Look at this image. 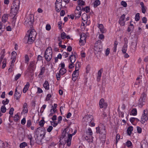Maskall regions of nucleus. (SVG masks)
I'll return each instance as SVG.
<instances>
[{"mask_svg":"<svg viewBox=\"0 0 148 148\" xmlns=\"http://www.w3.org/2000/svg\"><path fill=\"white\" fill-rule=\"evenodd\" d=\"M35 133L37 135V138L35 139L36 143L38 144H42V140L45 137V129L39 127L35 130Z\"/></svg>","mask_w":148,"mask_h":148,"instance_id":"1","label":"nucleus"},{"mask_svg":"<svg viewBox=\"0 0 148 148\" xmlns=\"http://www.w3.org/2000/svg\"><path fill=\"white\" fill-rule=\"evenodd\" d=\"M96 132L97 133H99L100 140L102 143H104L106 137V131L105 127L103 125L96 127Z\"/></svg>","mask_w":148,"mask_h":148,"instance_id":"2","label":"nucleus"},{"mask_svg":"<svg viewBox=\"0 0 148 148\" xmlns=\"http://www.w3.org/2000/svg\"><path fill=\"white\" fill-rule=\"evenodd\" d=\"M37 33L34 29L29 30L25 36L26 38H28L27 43L30 44L35 40Z\"/></svg>","mask_w":148,"mask_h":148,"instance_id":"3","label":"nucleus"},{"mask_svg":"<svg viewBox=\"0 0 148 148\" xmlns=\"http://www.w3.org/2000/svg\"><path fill=\"white\" fill-rule=\"evenodd\" d=\"M20 2L18 0H16L13 2L11 9V15L14 18L17 14L19 8Z\"/></svg>","mask_w":148,"mask_h":148,"instance_id":"4","label":"nucleus"},{"mask_svg":"<svg viewBox=\"0 0 148 148\" xmlns=\"http://www.w3.org/2000/svg\"><path fill=\"white\" fill-rule=\"evenodd\" d=\"M85 133L84 135L85 140L90 143L92 142L93 137L92 136L93 132L91 129L90 128H88Z\"/></svg>","mask_w":148,"mask_h":148,"instance_id":"5","label":"nucleus"},{"mask_svg":"<svg viewBox=\"0 0 148 148\" xmlns=\"http://www.w3.org/2000/svg\"><path fill=\"white\" fill-rule=\"evenodd\" d=\"M52 51L51 47H49L45 50L44 56L45 60L48 61H49L52 58Z\"/></svg>","mask_w":148,"mask_h":148,"instance_id":"6","label":"nucleus"},{"mask_svg":"<svg viewBox=\"0 0 148 148\" xmlns=\"http://www.w3.org/2000/svg\"><path fill=\"white\" fill-rule=\"evenodd\" d=\"M34 20V16L32 14H30L26 17L24 22V24L27 26H32Z\"/></svg>","mask_w":148,"mask_h":148,"instance_id":"7","label":"nucleus"},{"mask_svg":"<svg viewBox=\"0 0 148 148\" xmlns=\"http://www.w3.org/2000/svg\"><path fill=\"white\" fill-rule=\"evenodd\" d=\"M146 97L147 95L145 93L143 92L138 102L139 107H142L145 104Z\"/></svg>","mask_w":148,"mask_h":148,"instance_id":"8","label":"nucleus"},{"mask_svg":"<svg viewBox=\"0 0 148 148\" xmlns=\"http://www.w3.org/2000/svg\"><path fill=\"white\" fill-rule=\"evenodd\" d=\"M71 130H72L71 129L69 128H66L62 133L61 138L63 139L64 138L68 137L69 135H71L70 133L71 132H70V131Z\"/></svg>","mask_w":148,"mask_h":148,"instance_id":"9","label":"nucleus"},{"mask_svg":"<svg viewBox=\"0 0 148 148\" xmlns=\"http://www.w3.org/2000/svg\"><path fill=\"white\" fill-rule=\"evenodd\" d=\"M93 119V116L91 115H87L85 116L82 120L83 122L85 123V124H89V122Z\"/></svg>","mask_w":148,"mask_h":148,"instance_id":"10","label":"nucleus"},{"mask_svg":"<svg viewBox=\"0 0 148 148\" xmlns=\"http://www.w3.org/2000/svg\"><path fill=\"white\" fill-rule=\"evenodd\" d=\"M81 7L79 6H77L75 11L74 15L76 18H79L82 14Z\"/></svg>","mask_w":148,"mask_h":148,"instance_id":"11","label":"nucleus"},{"mask_svg":"<svg viewBox=\"0 0 148 148\" xmlns=\"http://www.w3.org/2000/svg\"><path fill=\"white\" fill-rule=\"evenodd\" d=\"M80 40L79 41V45H84L86 41V36L84 33H82L80 35Z\"/></svg>","mask_w":148,"mask_h":148,"instance_id":"12","label":"nucleus"},{"mask_svg":"<svg viewBox=\"0 0 148 148\" xmlns=\"http://www.w3.org/2000/svg\"><path fill=\"white\" fill-rule=\"evenodd\" d=\"M79 63L77 62L75 64V69L72 74V76L78 77L79 75Z\"/></svg>","mask_w":148,"mask_h":148,"instance_id":"13","label":"nucleus"},{"mask_svg":"<svg viewBox=\"0 0 148 148\" xmlns=\"http://www.w3.org/2000/svg\"><path fill=\"white\" fill-rule=\"evenodd\" d=\"M72 138V135H69L68 137L63 138L64 139V140L65 143L66 144V145L68 146L69 147L70 146L71 144Z\"/></svg>","mask_w":148,"mask_h":148,"instance_id":"14","label":"nucleus"},{"mask_svg":"<svg viewBox=\"0 0 148 148\" xmlns=\"http://www.w3.org/2000/svg\"><path fill=\"white\" fill-rule=\"evenodd\" d=\"M146 110H144L143 113L142 115L141 120V122L142 124L144 123L145 122L147 121L148 120L147 116L146 115Z\"/></svg>","mask_w":148,"mask_h":148,"instance_id":"15","label":"nucleus"},{"mask_svg":"<svg viewBox=\"0 0 148 148\" xmlns=\"http://www.w3.org/2000/svg\"><path fill=\"white\" fill-rule=\"evenodd\" d=\"M99 105L101 108H106L107 107V103L105 102L103 98L101 99L99 101Z\"/></svg>","mask_w":148,"mask_h":148,"instance_id":"16","label":"nucleus"},{"mask_svg":"<svg viewBox=\"0 0 148 148\" xmlns=\"http://www.w3.org/2000/svg\"><path fill=\"white\" fill-rule=\"evenodd\" d=\"M18 87H17L16 88L14 95V98L16 99L17 100L19 99L21 96V94L17 91V89H18Z\"/></svg>","mask_w":148,"mask_h":148,"instance_id":"17","label":"nucleus"},{"mask_svg":"<svg viewBox=\"0 0 148 148\" xmlns=\"http://www.w3.org/2000/svg\"><path fill=\"white\" fill-rule=\"evenodd\" d=\"M98 27L100 29L101 32V33H104L106 32V30L104 28L103 24H99Z\"/></svg>","mask_w":148,"mask_h":148,"instance_id":"18","label":"nucleus"},{"mask_svg":"<svg viewBox=\"0 0 148 148\" xmlns=\"http://www.w3.org/2000/svg\"><path fill=\"white\" fill-rule=\"evenodd\" d=\"M55 4L56 10L57 12H59L61 9L62 4L60 3H57V2H56Z\"/></svg>","mask_w":148,"mask_h":148,"instance_id":"19","label":"nucleus"},{"mask_svg":"<svg viewBox=\"0 0 148 148\" xmlns=\"http://www.w3.org/2000/svg\"><path fill=\"white\" fill-rule=\"evenodd\" d=\"M71 62L74 63L76 60V55L73 54L72 53L69 57Z\"/></svg>","mask_w":148,"mask_h":148,"instance_id":"20","label":"nucleus"},{"mask_svg":"<svg viewBox=\"0 0 148 148\" xmlns=\"http://www.w3.org/2000/svg\"><path fill=\"white\" fill-rule=\"evenodd\" d=\"M127 41H125V44L122 48V51L123 53H126L127 47Z\"/></svg>","mask_w":148,"mask_h":148,"instance_id":"21","label":"nucleus"},{"mask_svg":"<svg viewBox=\"0 0 148 148\" xmlns=\"http://www.w3.org/2000/svg\"><path fill=\"white\" fill-rule=\"evenodd\" d=\"M103 71L102 69L98 71L97 73V79L98 81H99L101 77V74Z\"/></svg>","mask_w":148,"mask_h":148,"instance_id":"22","label":"nucleus"},{"mask_svg":"<svg viewBox=\"0 0 148 148\" xmlns=\"http://www.w3.org/2000/svg\"><path fill=\"white\" fill-rule=\"evenodd\" d=\"M2 21L3 23H5L7 21L8 19V15L4 14L2 17Z\"/></svg>","mask_w":148,"mask_h":148,"instance_id":"23","label":"nucleus"},{"mask_svg":"<svg viewBox=\"0 0 148 148\" xmlns=\"http://www.w3.org/2000/svg\"><path fill=\"white\" fill-rule=\"evenodd\" d=\"M29 66L33 70L35 69L36 67L35 61H33L31 62L30 63Z\"/></svg>","mask_w":148,"mask_h":148,"instance_id":"24","label":"nucleus"},{"mask_svg":"<svg viewBox=\"0 0 148 148\" xmlns=\"http://www.w3.org/2000/svg\"><path fill=\"white\" fill-rule=\"evenodd\" d=\"M29 82H27L23 89V93H25L27 92L29 88Z\"/></svg>","mask_w":148,"mask_h":148,"instance_id":"25","label":"nucleus"},{"mask_svg":"<svg viewBox=\"0 0 148 148\" xmlns=\"http://www.w3.org/2000/svg\"><path fill=\"white\" fill-rule=\"evenodd\" d=\"M43 86L45 90H48L49 89V84L47 81H45L43 84Z\"/></svg>","mask_w":148,"mask_h":148,"instance_id":"26","label":"nucleus"},{"mask_svg":"<svg viewBox=\"0 0 148 148\" xmlns=\"http://www.w3.org/2000/svg\"><path fill=\"white\" fill-rule=\"evenodd\" d=\"M45 67H41V69H40V72L38 76L39 77L42 75H43L45 73Z\"/></svg>","mask_w":148,"mask_h":148,"instance_id":"27","label":"nucleus"},{"mask_svg":"<svg viewBox=\"0 0 148 148\" xmlns=\"http://www.w3.org/2000/svg\"><path fill=\"white\" fill-rule=\"evenodd\" d=\"M77 3L78 6H79L80 7L85 5V2L83 0H78Z\"/></svg>","mask_w":148,"mask_h":148,"instance_id":"28","label":"nucleus"},{"mask_svg":"<svg viewBox=\"0 0 148 148\" xmlns=\"http://www.w3.org/2000/svg\"><path fill=\"white\" fill-rule=\"evenodd\" d=\"M66 72V70L65 68H61L59 71V73L61 75H63L65 74Z\"/></svg>","mask_w":148,"mask_h":148,"instance_id":"29","label":"nucleus"},{"mask_svg":"<svg viewBox=\"0 0 148 148\" xmlns=\"http://www.w3.org/2000/svg\"><path fill=\"white\" fill-rule=\"evenodd\" d=\"M13 119L14 121L16 122L18 121L20 119L19 113H17L15 114L13 117Z\"/></svg>","mask_w":148,"mask_h":148,"instance_id":"30","label":"nucleus"},{"mask_svg":"<svg viewBox=\"0 0 148 148\" xmlns=\"http://www.w3.org/2000/svg\"><path fill=\"white\" fill-rule=\"evenodd\" d=\"M100 4V1L99 0H96L93 3L94 8H96Z\"/></svg>","mask_w":148,"mask_h":148,"instance_id":"31","label":"nucleus"},{"mask_svg":"<svg viewBox=\"0 0 148 148\" xmlns=\"http://www.w3.org/2000/svg\"><path fill=\"white\" fill-rule=\"evenodd\" d=\"M82 19L83 21H87L88 19V16L87 14L84 13L83 14L82 16Z\"/></svg>","mask_w":148,"mask_h":148,"instance_id":"32","label":"nucleus"},{"mask_svg":"<svg viewBox=\"0 0 148 148\" xmlns=\"http://www.w3.org/2000/svg\"><path fill=\"white\" fill-rule=\"evenodd\" d=\"M133 127L132 126H130L128 128L127 130V133L130 136L131 135L132 132L133 131Z\"/></svg>","mask_w":148,"mask_h":148,"instance_id":"33","label":"nucleus"},{"mask_svg":"<svg viewBox=\"0 0 148 148\" xmlns=\"http://www.w3.org/2000/svg\"><path fill=\"white\" fill-rule=\"evenodd\" d=\"M118 44V43L116 41H115L114 43V46L113 48V51L115 53L116 51V48Z\"/></svg>","mask_w":148,"mask_h":148,"instance_id":"34","label":"nucleus"},{"mask_svg":"<svg viewBox=\"0 0 148 148\" xmlns=\"http://www.w3.org/2000/svg\"><path fill=\"white\" fill-rule=\"evenodd\" d=\"M82 10L85 11L86 13H88L90 11V8L88 6H86L84 8H82Z\"/></svg>","mask_w":148,"mask_h":148,"instance_id":"35","label":"nucleus"},{"mask_svg":"<svg viewBox=\"0 0 148 148\" xmlns=\"http://www.w3.org/2000/svg\"><path fill=\"white\" fill-rule=\"evenodd\" d=\"M131 115L134 116H136L137 114V110L136 108H134L131 111Z\"/></svg>","mask_w":148,"mask_h":148,"instance_id":"36","label":"nucleus"},{"mask_svg":"<svg viewBox=\"0 0 148 148\" xmlns=\"http://www.w3.org/2000/svg\"><path fill=\"white\" fill-rule=\"evenodd\" d=\"M17 55L16 53L14 51H13L12 53V58L11 59L15 60L16 59V56Z\"/></svg>","mask_w":148,"mask_h":148,"instance_id":"37","label":"nucleus"},{"mask_svg":"<svg viewBox=\"0 0 148 148\" xmlns=\"http://www.w3.org/2000/svg\"><path fill=\"white\" fill-rule=\"evenodd\" d=\"M27 144L26 143L24 142L20 144L19 147L20 148H24L27 146Z\"/></svg>","mask_w":148,"mask_h":148,"instance_id":"38","label":"nucleus"},{"mask_svg":"<svg viewBox=\"0 0 148 148\" xmlns=\"http://www.w3.org/2000/svg\"><path fill=\"white\" fill-rule=\"evenodd\" d=\"M14 109L13 108H10L9 111V114H10V117L12 116V115L13 114Z\"/></svg>","mask_w":148,"mask_h":148,"instance_id":"39","label":"nucleus"},{"mask_svg":"<svg viewBox=\"0 0 148 148\" xmlns=\"http://www.w3.org/2000/svg\"><path fill=\"white\" fill-rule=\"evenodd\" d=\"M141 148H148V143L146 142H145V143L144 142L143 143L141 144Z\"/></svg>","mask_w":148,"mask_h":148,"instance_id":"40","label":"nucleus"},{"mask_svg":"<svg viewBox=\"0 0 148 148\" xmlns=\"http://www.w3.org/2000/svg\"><path fill=\"white\" fill-rule=\"evenodd\" d=\"M1 110L2 113H5L6 110V109L5 106H2L1 107Z\"/></svg>","mask_w":148,"mask_h":148,"instance_id":"41","label":"nucleus"},{"mask_svg":"<svg viewBox=\"0 0 148 148\" xmlns=\"http://www.w3.org/2000/svg\"><path fill=\"white\" fill-rule=\"evenodd\" d=\"M14 64H10V67L8 69V72H11L12 71V69L14 67Z\"/></svg>","mask_w":148,"mask_h":148,"instance_id":"42","label":"nucleus"},{"mask_svg":"<svg viewBox=\"0 0 148 148\" xmlns=\"http://www.w3.org/2000/svg\"><path fill=\"white\" fill-rule=\"evenodd\" d=\"M9 100L7 99H6V100H3L2 101V103L3 105V106H5V105L8 104L9 102Z\"/></svg>","mask_w":148,"mask_h":148,"instance_id":"43","label":"nucleus"},{"mask_svg":"<svg viewBox=\"0 0 148 148\" xmlns=\"http://www.w3.org/2000/svg\"><path fill=\"white\" fill-rule=\"evenodd\" d=\"M45 123L44 120L42 119L39 122V125L41 127H43Z\"/></svg>","mask_w":148,"mask_h":148,"instance_id":"44","label":"nucleus"},{"mask_svg":"<svg viewBox=\"0 0 148 148\" xmlns=\"http://www.w3.org/2000/svg\"><path fill=\"white\" fill-rule=\"evenodd\" d=\"M140 18V17L139 16V13H137L135 16V20L136 21H138Z\"/></svg>","mask_w":148,"mask_h":148,"instance_id":"45","label":"nucleus"},{"mask_svg":"<svg viewBox=\"0 0 148 148\" xmlns=\"http://www.w3.org/2000/svg\"><path fill=\"white\" fill-rule=\"evenodd\" d=\"M66 34L64 32H63L61 34V37L62 39L66 38Z\"/></svg>","mask_w":148,"mask_h":148,"instance_id":"46","label":"nucleus"},{"mask_svg":"<svg viewBox=\"0 0 148 148\" xmlns=\"http://www.w3.org/2000/svg\"><path fill=\"white\" fill-rule=\"evenodd\" d=\"M3 65L2 67V69H4L6 66V60L5 59L3 60V61L2 62Z\"/></svg>","mask_w":148,"mask_h":148,"instance_id":"47","label":"nucleus"},{"mask_svg":"<svg viewBox=\"0 0 148 148\" xmlns=\"http://www.w3.org/2000/svg\"><path fill=\"white\" fill-rule=\"evenodd\" d=\"M56 110H54L52 109H51L50 110V113L49 114V116H52L55 112Z\"/></svg>","mask_w":148,"mask_h":148,"instance_id":"48","label":"nucleus"},{"mask_svg":"<svg viewBox=\"0 0 148 148\" xmlns=\"http://www.w3.org/2000/svg\"><path fill=\"white\" fill-rule=\"evenodd\" d=\"M32 125L31 121L30 120H29L27 121V127H29Z\"/></svg>","mask_w":148,"mask_h":148,"instance_id":"49","label":"nucleus"},{"mask_svg":"<svg viewBox=\"0 0 148 148\" xmlns=\"http://www.w3.org/2000/svg\"><path fill=\"white\" fill-rule=\"evenodd\" d=\"M89 125L91 127L94 126L95 125V123H94V120L93 119L89 123Z\"/></svg>","mask_w":148,"mask_h":148,"instance_id":"50","label":"nucleus"},{"mask_svg":"<svg viewBox=\"0 0 148 148\" xmlns=\"http://www.w3.org/2000/svg\"><path fill=\"white\" fill-rule=\"evenodd\" d=\"M125 15L124 14L122 15L121 16L119 21H124L125 18Z\"/></svg>","mask_w":148,"mask_h":148,"instance_id":"51","label":"nucleus"},{"mask_svg":"<svg viewBox=\"0 0 148 148\" xmlns=\"http://www.w3.org/2000/svg\"><path fill=\"white\" fill-rule=\"evenodd\" d=\"M98 38L99 39L103 40L104 38V35L102 34H100L99 35Z\"/></svg>","mask_w":148,"mask_h":148,"instance_id":"52","label":"nucleus"},{"mask_svg":"<svg viewBox=\"0 0 148 148\" xmlns=\"http://www.w3.org/2000/svg\"><path fill=\"white\" fill-rule=\"evenodd\" d=\"M28 138L30 140V144L31 145H32V139H33L32 137L31 134H29L28 135Z\"/></svg>","mask_w":148,"mask_h":148,"instance_id":"53","label":"nucleus"},{"mask_svg":"<svg viewBox=\"0 0 148 148\" xmlns=\"http://www.w3.org/2000/svg\"><path fill=\"white\" fill-rule=\"evenodd\" d=\"M28 112V109L27 108H23V110L22 112V113L24 114L27 113Z\"/></svg>","mask_w":148,"mask_h":148,"instance_id":"54","label":"nucleus"},{"mask_svg":"<svg viewBox=\"0 0 148 148\" xmlns=\"http://www.w3.org/2000/svg\"><path fill=\"white\" fill-rule=\"evenodd\" d=\"M126 144L127 147H130L132 145V143L130 140L127 141Z\"/></svg>","mask_w":148,"mask_h":148,"instance_id":"55","label":"nucleus"},{"mask_svg":"<svg viewBox=\"0 0 148 148\" xmlns=\"http://www.w3.org/2000/svg\"><path fill=\"white\" fill-rule=\"evenodd\" d=\"M61 75L60 73H57L56 74V78L58 80H59L60 79Z\"/></svg>","mask_w":148,"mask_h":148,"instance_id":"56","label":"nucleus"},{"mask_svg":"<svg viewBox=\"0 0 148 148\" xmlns=\"http://www.w3.org/2000/svg\"><path fill=\"white\" fill-rule=\"evenodd\" d=\"M74 63L71 62V63L69 64V69H71L74 67Z\"/></svg>","mask_w":148,"mask_h":148,"instance_id":"57","label":"nucleus"},{"mask_svg":"<svg viewBox=\"0 0 148 148\" xmlns=\"http://www.w3.org/2000/svg\"><path fill=\"white\" fill-rule=\"evenodd\" d=\"M21 76V74L20 73H18L17 74L15 77V80H17Z\"/></svg>","mask_w":148,"mask_h":148,"instance_id":"58","label":"nucleus"},{"mask_svg":"<svg viewBox=\"0 0 148 148\" xmlns=\"http://www.w3.org/2000/svg\"><path fill=\"white\" fill-rule=\"evenodd\" d=\"M26 123V119L25 118H23L21 120V123L23 125H24Z\"/></svg>","mask_w":148,"mask_h":148,"instance_id":"59","label":"nucleus"},{"mask_svg":"<svg viewBox=\"0 0 148 148\" xmlns=\"http://www.w3.org/2000/svg\"><path fill=\"white\" fill-rule=\"evenodd\" d=\"M121 5L124 7H126L127 6V3L125 1H122L121 2Z\"/></svg>","mask_w":148,"mask_h":148,"instance_id":"60","label":"nucleus"},{"mask_svg":"<svg viewBox=\"0 0 148 148\" xmlns=\"http://www.w3.org/2000/svg\"><path fill=\"white\" fill-rule=\"evenodd\" d=\"M4 146V143L3 142L0 140V148H3Z\"/></svg>","mask_w":148,"mask_h":148,"instance_id":"61","label":"nucleus"},{"mask_svg":"<svg viewBox=\"0 0 148 148\" xmlns=\"http://www.w3.org/2000/svg\"><path fill=\"white\" fill-rule=\"evenodd\" d=\"M53 127L51 126H50L47 129V131L48 132H50L53 129Z\"/></svg>","mask_w":148,"mask_h":148,"instance_id":"62","label":"nucleus"},{"mask_svg":"<svg viewBox=\"0 0 148 148\" xmlns=\"http://www.w3.org/2000/svg\"><path fill=\"white\" fill-rule=\"evenodd\" d=\"M51 95L50 94H48L47 95L46 100L48 101L49 100L50 98L51 97Z\"/></svg>","mask_w":148,"mask_h":148,"instance_id":"63","label":"nucleus"},{"mask_svg":"<svg viewBox=\"0 0 148 148\" xmlns=\"http://www.w3.org/2000/svg\"><path fill=\"white\" fill-rule=\"evenodd\" d=\"M25 62L26 63H28V62L29 61V59L27 55H26L25 56Z\"/></svg>","mask_w":148,"mask_h":148,"instance_id":"64","label":"nucleus"}]
</instances>
